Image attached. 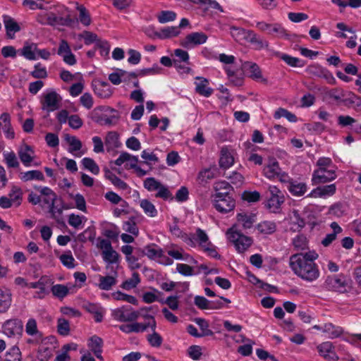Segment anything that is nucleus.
<instances>
[{
	"instance_id": "nucleus-1",
	"label": "nucleus",
	"mask_w": 361,
	"mask_h": 361,
	"mask_svg": "<svg viewBox=\"0 0 361 361\" xmlns=\"http://www.w3.org/2000/svg\"><path fill=\"white\" fill-rule=\"evenodd\" d=\"M315 259L314 252L293 255L290 258V266L298 276L306 281H312L316 279Z\"/></svg>"
},
{
	"instance_id": "nucleus-2",
	"label": "nucleus",
	"mask_w": 361,
	"mask_h": 361,
	"mask_svg": "<svg viewBox=\"0 0 361 361\" xmlns=\"http://www.w3.org/2000/svg\"><path fill=\"white\" fill-rule=\"evenodd\" d=\"M226 235L236 248L238 252H244L252 244V239L246 236L235 229V226L229 228L226 232Z\"/></svg>"
},
{
	"instance_id": "nucleus-3",
	"label": "nucleus",
	"mask_w": 361,
	"mask_h": 361,
	"mask_svg": "<svg viewBox=\"0 0 361 361\" xmlns=\"http://www.w3.org/2000/svg\"><path fill=\"white\" fill-rule=\"evenodd\" d=\"M350 279L343 274L327 276L325 284L329 290L343 293L350 288Z\"/></svg>"
},
{
	"instance_id": "nucleus-4",
	"label": "nucleus",
	"mask_w": 361,
	"mask_h": 361,
	"mask_svg": "<svg viewBox=\"0 0 361 361\" xmlns=\"http://www.w3.org/2000/svg\"><path fill=\"white\" fill-rule=\"evenodd\" d=\"M109 113H116V111L108 106H99L94 109L92 112V120L100 125H112L118 116L113 114L109 116Z\"/></svg>"
},
{
	"instance_id": "nucleus-5",
	"label": "nucleus",
	"mask_w": 361,
	"mask_h": 361,
	"mask_svg": "<svg viewBox=\"0 0 361 361\" xmlns=\"http://www.w3.org/2000/svg\"><path fill=\"white\" fill-rule=\"evenodd\" d=\"M213 205L218 212L226 214L233 210L235 201L231 195H226V192H219L214 196Z\"/></svg>"
},
{
	"instance_id": "nucleus-6",
	"label": "nucleus",
	"mask_w": 361,
	"mask_h": 361,
	"mask_svg": "<svg viewBox=\"0 0 361 361\" xmlns=\"http://www.w3.org/2000/svg\"><path fill=\"white\" fill-rule=\"evenodd\" d=\"M317 92L321 99L328 104L342 102L345 97V92L340 88L321 87L317 88Z\"/></svg>"
},
{
	"instance_id": "nucleus-7",
	"label": "nucleus",
	"mask_w": 361,
	"mask_h": 361,
	"mask_svg": "<svg viewBox=\"0 0 361 361\" xmlns=\"http://www.w3.org/2000/svg\"><path fill=\"white\" fill-rule=\"evenodd\" d=\"M267 207L270 212L276 213L279 212L281 204L284 202V196L282 192L276 186L270 185L267 192Z\"/></svg>"
},
{
	"instance_id": "nucleus-8",
	"label": "nucleus",
	"mask_w": 361,
	"mask_h": 361,
	"mask_svg": "<svg viewBox=\"0 0 361 361\" xmlns=\"http://www.w3.org/2000/svg\"><path fill=\"white\" fill-rule=\"evenodd\" d=\"M113 317L119 322H133L140 316L138 311H135L130 306H122L112 311Z\"/></svg>"
},
{
	"instance_id": "nucleus-9",
	"label": "nucleus",
	"mask_w": 361,
	"mask_h": 361,
	"mask_svg": "<svg viewBox=\"0 0 361 361\" xmlns=\"http://www.w3.org/2000/svg\"><path fill=\"white\" fill-rule=\"evenodd\" d=\"M25 332L31 336L27 340V343L32 345H38L43 341V334L38 329L35 319L30 318L25 324Z\"/></svg>"
},
{
	"instance_id": "nucleus-10",
	"label": "nucleus",
	"mask_w": 361,
	"mask_h": 361,
	"mask_svg": "<svg viewBox=\"0 0 361 361\" xmlns=\"http://www.w3.org/2000/svg\"><path fill=\"white\" fill-rule=\"evenodd\" d=\"M61 100V97L55 91L49 92L43 95L42 109L47 112L54 111L59 108Z\"/></svg>"
},
{
	"instance_id": "nucleus-11",
	"label": "nucleus",
	"mask_w": 361,
	"mask_h": 361,
	"mask_svg": "<svg viewBox=\"0 0 361 361\" xmlns=\"http://www.w3.org/2000/svg\"><path fill=\"white\" fill-rule=\"evenodd\" d=\"M207 38V35L204 32H192L181 40L180 45L185 48L190 49L205 43Z\"/></svg>"
},
{
	"instance_id": "nucleus-12",
	"label": "nucleus",
	"mask_w": 361,
	"mask_h": 361,
	"mask_svg": "<svg viewBox=\"0 0 361 361\" xmlns=\"http://www.w3.org/2000/svg\"><path fill=\"white\" fill-rule=\"evenodd\" d=\"M23 330V322L18 319L7 320L3 325V332L8 337L20 336Z\"/></svg>"
},
{
	"instance_id": "nucleus-13",
	"label": "nucleus",
	"mask_w": 361,
	"mask_h": 361,
	"mask_svg": "<svg viewBox=\"0 0 361 361\" xmlns=\"http://www.w3.org/2000/svg\"><path fill=\"white\" fill-rule=\"evenodd\" d=\"M34 151L32 148L26 144L20 147L18 154L21 162L25 166H30L34 158Z\"/></svg>"
},
{
	"instance_id": "nucleus-14",
	"label": "nucleus",
	"mask_w": 361,
	"mask_h": 361,
	"mask_svg": "<svg viewBox=\"0 0 361 361\" xmlns=\"http://www.w3.org/2000/svg\"><path fill=\"white\" fill-rule=\"evenodd\" d=\"M35 188L37 190L42 196H44L42 201L44 204L49 205V207L56 204L57 195L51 188L41 186H36Z\"/></svg>"
},
{
	"instance_id": "nucleus-15",
	"label": "nucleus",
	"mask_w": 361,
	"mask_h": 361,
	"mask_svg": "<svg viewBox=\"0 0 361 361\" xmlns=\"http://www.w3.org/2000/svg\"><path fill=\"white\" fill-rule=\"evenodd\" d=\"M231 35L233 38L240 44H245L251 35L252 30H247L235 26L231 27Z\"/></svg>"
},
{
	"instance_id": "nucleus-16",
	"label": "nucleus",
	"mask_w": 361,
	"mask_h": 361,
	"mask_svg": "<svg viewBox=\"0 0 361 361\" xmlns=\"http://www.w3.org/2000/svg\"><path fill=\"white\" fill-rule=\"evenodd\" d=\"M196 80L197 81L195 82V92L202 96L209 97L213 93V90L208 86L209 81L202 77H197Z\"/></svg>"
},
{
	"instance_id": "nucleus-17",
	"label": "nucleus",
	"mask_w": 361,
	"mask_h": 361,
	"mask_svg": "<svg viewBox=\"0 0 361 361\" xmlns=\"http://www.w3.org/2000/svg\"><path fill=\"white\" fill-rule=\"evenodd\" d=\"M3 22L6 30V35L8 38H13L14 34L20 31V27L18 24L11 17L3 16Z\"/></svg>"
},
{
	"instance_id": "nucleus-18",
	"label": "nucleus",
	"mask_w": 361,
	"mask_h": 361,
	"mask_svg": "<svg viewBox=\"0 0 361 361\" xmlns=\"http://www.w3.org/2000/svg\"><path fill=\"white\" fill-rule=\"evenodd\" d=\"M242 71H248L250 77L254 80L262 78V73L259 67L255 63L245 61L241 64Z\"/></svg>"
},
{
	"instance_id": "nucleus-19",
	"label": "nucleus",
	"mask_w": 361,
	"mask_h": 361,
	"mask_svg": "<svg viewBox=\"0 0 361 361\" xmlns=\"http://www.w3.org/2000/svg\"><path fill=\"white\" fill-rule=\"evenodd\" d=\"M319 353L322 357L327 360H336L338 359L331 342H324L319 346Z\"/></svg>"
},
{
	"instance_id": "nucleus-20",
	"label": "nucleus",
	"mask_w": 361,
	"mask_h": 361,
	"mask_svg": "<svg viewBox=\"0 0 361 361\" xmlns=\"http://www.w3.org/2000/svg\"><path fill=\"white\" fill-rule=\"evenodd\" d=\"M225 71L231 83L235 86H241L243 85V77L241 71L232 67H226Z\"/></svg>"
},
{
	"instance_id": "nucleus-21",
	"label": "nucleus",
	"mask_w": 361,
	"mask_h": 361,
	"mask_svg": "<svg viewBox=\"0 0 361 361\" xmlns=\"http://www.w3.org/2000/svg\"><path fill=\"white\" fill-rule=\"evenodd\" d=\"M48 282V279L45 276H42L38 281L36 282H32L28 284V288H37L39 290L35 293V295H34L36 298H44V295H46V289L45 286L47 285Z\"/></svg>"
},
{
	"instance_id": "nucleus-22",
	"label": "nucleus",
	"mask_w": 361,
	"mask_h": 361,
	"mask_svg": "<svg viewBox=\"0 0 361 361\" xmlns=\"http://www.w3.org/2000/svg\"><path fill=\"white\" fill-rule=\"evenodd\" d=\"M318 329L322 330L323 333L326 334V336L332 338L339 336L343 332L341 328L335 326L331 323L320 324L317 326Z\"/></svg>"
},
{
	"instance_id": "nucleus-23",
	"label": "nucleus",
	"mask_w": 361,
	"mask_h": 361,
	"mask_svg": "<svg viewBox=\"0 0 361 361\" xmlns=\"http://www.w3.org/2000/svg\"><path fill=\"white\" fill-rule=\"evenodd\" d=\"M174 220L175 223L173 225H171L169 227V230L171 234L177 238H180L184 242H185L188 245H192L193 243V239L195 238L188 235L185 233H183L177 224V219L175 218Z\"/></svg>"
},
{
	"instance_id": "nucleus-24",
	"label": "nucleus",
	"mask_w": 361,
	"mask_h": 361,
	"mask_svg": "<svg viewBox=\"0 0 361 361\" xmlns=\"http://www.w3.org/2000/svg\"><path fill=\"white\" fill-rule=\"evenodd\" d=\"M75 20L68 14L64 17L59 16L54 12H52L51 23L52 27L56 26H71Z\"/></svg>"
},
{
	"instance_id": "nucleus-25",
	"label": "nucleus",
	"mask_w": 361,
	"mask_h": 361,
	"mask_svg": "<svg viewBox=\"0 0 361 361\" xmlns=\"http://www.w3.org/2000/svg\"><path fill=\"white\" fill-rule=\"evenodd\" d=\"M117 273L114 271V276H99V288L101 290H111V288L115 286L117 283L116 280Z\"/></svg>"
},
{
	"instance_id": "nucleus-26",
	"label": "nucleus",
	"mask_w": 361,
	"mask_h": 361,
	"mask_svg": "<svg viewBox=\"0 0 361 361\" xmlns=\"http://www.w3.org/2000/svg\"><path fill=\"white\" fill-rule=\"evenodd\" d=\"M145 319H149L150 321L146 324H142V323H133L132 324V327L133 329V332H143L145 331L148 327H150L151 329H156L157 323L154 318V317L146 314L143 316Z\"/></svg>"
},
{
	"instance_id": "nucleus-27",
	"label": "nucleus",
	"mask_w": 361,
	"mask_h": 361,
	"mask_svg": "<svg viewBox=\"0 0 361 361\" xmlns=\"http://www.w3.org/2000/svg\"><path fill=\"white\" fill-rule=\"evenodd\" d=\"M38 51L37 44L35 43H25L21 49V55L28 60H36V51Z\"/></svg>"
},
{
	"instance_id": "nucleus-28",
	"label": "nucleus",
	"mask_w": 361,
	"mask_h": 361,
	"mask_svg": "<svg viewBox=\"0 0 361 361\" xmlns=\"http://www.w3.org/2000/svg\"><path fill=\"white\" fill-rule=\"evenodd\" d=\"M238 221L242 224L245 229L252 228L256 221V215L254 214L240 213L237 215Z\"/></svg>"
},
{
	"instance_id": "nucleus-29",
	"label": "nucleus",
	"mask_w": 361,
	"mask_h": 361,
	"mask_svg": "<svg viewBox=\"0 0 361 361\" xmlns=\"http://www.w3.org/2000/svg\"><path fill=\"white\" fill-rule=\"evenodd\" d=\"M179 33L178 27L171 26L161 28L159 32H155L154 36L163 39L178 36Z\"/></svg>"
},
{
	"instance_id": "nucleus-30",
	"label": "nucleus",
	"mask_w": 361,
	"mask_h": 361,
	"mask_svg": "<svg viewBox=\"0 0 361 361\" xmlns=\"http://www.w3.org/2000/svg\"><path fill=\"white\" fill-rule=\"evenodd\" d=\"M126 161H129L130 167L131 169H134L137 166V163L138 161V159L135 156H133L128 152H123L121 153L120 156L115 160L114 163L117 166H121Z\"/></svg>"
},
{
	"instance_id": "nucleus-31",
	"label": "nucleus",
	"mask_w": 361,
	"mask_h": 361,
	"mask_svg": "<svg viewBox=\"0 0 361 361\" xmlns=\"http://www.w3.org/2000/svg\"><path fill=\"white\" fill-rule=\"evenodd\" d=\"M216 167L204 169L199 172L197 180L200 183H206L209 180L214 178L216 176Z\"/></svg>"
},
{
	"instance_id": "nucleus-32",
	"label": "nucleus",
	"mask_w": 361,
	"mask_h": 361,
	"mask_svg": "<svg viewBox=\"0 0 361 361\" xmlns=\"http://www.w3.org/2000/svg\"><path fill=\"white\" fill-rule=\"evenodd\" d=\"M234 163V158L232 154L226 149L222 148L221 157L219 159V166L221 168L228 169Z\"/></svg>"
},
{
	"instance_id": "nucleus-33",
	"label": "nucleus",
	"mask_w": 361,
	"mask_h": 361,
	"mask_svg": "<svg viewBox=\"0 0 361 361\" xmlns=\"http://www.w3.org/2000/svg\"><path fill=\"white\" fill-rule=\"evenodd\" d=\"M11 293L9 290H0V312H7L11 305Z\"/></svg>"
},
{
	"instance_id": "nucleus-34",
	"label": "nucleus",
	"mask_w": 361,
	"mask_h": 361,
	"mask_svg": "<svg viewBox=\"0 0 361 361\" xmlns=\"http://www.w3.org/2000/svg\"><path fill=\"white\" fill-rule=\"evenodd\" d=\"M257 231L263 235H271L276 230V224L271 221H264L257 226Z\"/></svg>"
},
{
	"instance_id": "nucleus-35",
	"label": "nucleus",
	"mask_w": 361,
	"mask_h": 361,
	"mask_svg": "<svg viewBox=\"0 0 361 361\" xmlns=\"http://www.w3.org/2000/svg\"><path fill=\"white\" fill-rule=\"evenodd\" d=\"M336 177L335 171L333 169H317V184L333 180Z\"/></svg>"
},
{
	"instance_id": "nucleus-36",
	"label": "nucleus",
	"mask_w": 361,
	"mask_h": 361,
	"mask_svg": "<svg viewBox=\"0 0 361 361\" xmlns=\"http://www.w3.org/2000/svg\"><path fill=\"white\" fill-rule=\"evenodd\" d=\"M281 172L279 163L275 160H271L269 164L264 169V175L269 178H274L279 176Z\"/></svg>"
},
{
	"instance_id": "nucleus-37",
	"label": "nucleus",
	"mask_w": 361,
	"mask_h": 361,
	"mask_svg": "<svg viewBox=\"0 0 361 361\" xmlns=\"http://www.w3.org/2000/svg\"><path fill=\"white\" fill-rule=\"evenodd\" d=\"M336 191V185L334 183L329 185H317V197L326 198L332 196Z\"/></svg>"
},
{
	"instance_id": "nucleus-38",
	"label": "nucleus",
	"mask_w": 361,
	"mask_h": 361,
	"mask_svg": "<svg viewBox=\"0 0 361 361\" xmlns=\"http://www.w3.org/2000/svg\"><path fill=\"white\" fill-rule=\"evenodd\" d=\"M20 179L24 181H30L32 180H44V176L42 171L39 170H32L23 173H20Z\"/></svg>"
},
{
	"instance_id": "nucleus-39",
	"label": "nucleus",
	"mask_w": 361,
	"mask_h": 361,
	"mask_svg": "<svg viewBox=\"0 0 361 361\" xmlns=\"http://www.w3.org/2000/svg\"><path fill=\"white\" fill-rule=\"evenodd\" d=\"M143 252L151 259L161 258L163 257V250L155 245L145 247Z\"/></svg>"
},
{
	"instance_id": "nucleus-40",
	"label": "nucleus",
	"mask_w": 361,
	"mask_h": 361,
	"mask_svg": "<svg viewBox=\"0 0 361 361\" xmlns=\"http://www.w3.org/2000/svg\"><path fill=\"white\" fill-rule=\"evenodd\" d=\"M105 178L109 180L116 187L122 189L126 190L128 188V185L121 178L117 177L114 173H113L109 169H105Z\"/></svg>"
},
{
	"instance_id": "nucleus-41",
	"label": "nucleus",
	"mask_w": 361,
	"mask_h": 361,
	"mask_svg": "<svg viewBox=\"0 0 361 361\" xmlns=\"http://www.w3.org/2000/svg\"><path fill=\"white\" fill-rule=\"evenodd\" d=\"M247 42L250 43L253 45L255 49H262L263 48L268 47V42L267 41H264L262 38L257 36L253 31H252L251 35L247 40Z\"/></svg>"
},
{
	"instance_id": "nucleus-42",
	"label": "nucleus",
	"mask_w": 361,
	"mask_h": 361,
	"mask_svg": "<svg viewBox=\"0 0 361 361\" xmlns=\"http://www.w3.org/2000/svg\"><path fill=\"white\" fill-rule=\"evenodd\" d=\"M105 144L111 149L118 147L121 145L118 134L114 131L109 132L105 138Z\"/></svg>"
},
{
	"instance_id": "nucleus-43",
	"label": "nucleus",
	"mask_w": 361,
	"mask_h": 361,
	"mask_svg": "<svg viewBox=\"0 0 361 361\" xmlns=\"http://www.w3.org/2000/svg\"><path fill=\"white\" fill-rule=\"evenodd\" d=\"M8 197L11 202L16 204V206H19L21 204L23 199V191L20 188L13 185L10 192L8 193Z\"/></svg>"
},
{
	"instance_id": "nucleus-44",
	"label": "nucleus",
	"mask_w": 361,
	"mask_h": 361,
	"mask_svg": "<svg viewBox=\"0 0 361 361\" xmlns=\"http://www.w3.org/2000/svg\"><path fill=\"white\" fill-rule=\"evenodd\" d=\"M95 94L103 99L109 98L111 95V91L107 82H102L94 88Z\"/></svg>"
},
{
	"instance_id": "nucleus-45",
	"label": "nucleus",
	"mask_w": 361,
	"mask_h": 361,
	"mask_svg": "<svg viewBox=\"0 0 361 361\" xmlns=\"http://www.w3.org/2000/svg\"><path fill=\"white\" fill-rule=\"evenodd\" d=\"M123 229L135 236L139 233L138 227L136 225L135 217L130 218L128 221L123 223Z\"/></svg>"
},
{
	"instance_id": "nucleus-46",
	"label": "nucleus",
	"mask_w": 361,
	"mask_h": 361,
	"mask_svg": "<svg viewBox=\"0 0 361 361\" xmlns=\"http://www.w3.org/2000/svg\"><path fill=\"white\" fill-rule=\"evenodd\" d=\"M140 282V279L139 274L134 272L131 278L127 279L122 283L121 288L126 290H130L135 288Z\"/></svg>"
},
{
	"instance_id": "nucleus-47",
	"label": "nucleus",
	"mask_w": 361,
	"mask_h": 361,
	"mask_svg": "<svg viewBox=\"0 0 361 361\" xmlns=\"http://www.w3.org/2000/svg\"><path fill=\"white\" fill-rule=\"evenodd\" d=\"M63 209V207H59L57 203L49 207V212L51 213L52 218L54 219L59 224H63V220L62 218Z\"/></svg>"
},
{
	"instance_id": "nucleus-48",
	"label": "nucleus",
	"mask_w": 361,
	"mask_h": 361,
	"mask_svg": "<svg viewBox=\"0 0 361 361\" xmlns=\"http://www.w3.org/2000/svg\"><path fill=\"white\" fill-rule=\"evenodd\" d=\"M140 204L147 215L151 217L157 216V211L154 205L151 202L147 200H142Z\"/></svg>"
},
{
	"instance_id": "nucleus-49",
	"label": "nucleus",
	"mask_w": 361,
	"mask_h": 361,
	"mask_svg": "<svg viewBox=\"0 0 361 361\" xmlns=\"http://www.w3.org/2000/svg\"><path fill=\"white\" fill-rule=\"evenodd\" d=\"M77 9L79 11V21L85 26L90 25L91 18L86 8L80 5L77 7Z\"/></svg>"
},
{
	"instance_id": "nucleus-50",
	"label": "nucleus",
	"mask_w": 361,
	"mask_h": 361,
	"mask_svg": "<svg viewBox=\"0 0 361 361\" xmlns=\"http://www.w3.org/2000/svg\"><path fill=\"white\" fill-rule=\"evenodd\" d=\"M51 292L55 297L61 299L68 294L69 289L63 284H56L51 287Z\"/></svg>"
},
{
	"instance_id": "nucleus-51",
	"label": "nucleus",
	"mask_w": 361,
	"mask_h": 361,
	"mask_svg": "<svg viewBox=\"0 0 361 361\" xmlns=\"http://www.w3.org/2000/svg\"><path fill=\"white\" fill-rule=\"evenodd\" d=\"M103 259L108 264L116 263L118 260V254L113 249L102 252Z\"/></svg>"
},
{
	"instance_id": "nucleus-52",
	"label": "nucleus",
	"mask_w": 361,
	"mask_h": 361,
	"mask_svg": "<svg viewBox=\"0 0 361 361\" xmlns=\"http://www.w3.org/2000/svg\"><path fill=\"white\" fill-rule=\"evenodd\" d=\"M83 167L91 171L93 174H98L99 172V168L96 162L91 158L85 157L82 160Z\"/></svg>"
},
{
	"instance_id": "nucleus-53",
	"label": "nucleus",
	"mask_w": 361,
	"mask_h": 361,
	"mask_svg": "<svg viewBox=\"0 0 361 361\" xmlns=\"http://www.w3.org/2000/svg\"><path fill=\"white\" fill-rule=\"evenodd\" d=\"M66 140L70 145L69 152L71 153L80 150L82 147L81 141L78 140L75 136L66 135Z\"/></svg>"
},
{
	"instance_id": "nucleus-54",
	"label": "nucleus",
	"mask_w": 361,
	"mask_h": 361,
	"mask_svg": "<svg viewBox=\"0 0 361 361\" xmlns=\"http://www.w3.org/2000/svg\"><path fill=\"white\" fill-rule=\"evenodd\" d=\"M216 193L226 192V195H230V192L233 190L232 186L226 181H217L214 185Z\"/></svg>"
},
{
	"instance_id": "nucleus-55",
	"label": "nucleus",
	"mask_w": 361,
	"mask_h": 361,
	"mask_svg": "<svg viewBox=\"0 0 361 361\" xmlns=\"http://www.w3.org/2000/svg\"><path fill=\"white\" fill-rule=\"evenodd\" d=\"M102 346L103 341L97 336H92L88 341V347L93 353L102 350Z\"/></svg>"
},
{
	"instance_id": "nucleus-56",
	"label": "nucleus",
	"mask_w": 361,
	"mask_h": 361,
	"mask_svg": "<svg viewBox=\"0 0 361 361\" xmlns=\"http://www.w3.org/2000/svg\"><path fill=\"white\" fill-rule=\"evenodd\" d=\"M151 330L152 333L147 336V341L152 347H160L163 341L161 336L156 332V329Z\"/></svg>"
},
{
	"instance_id": "nucleus-57",
	"label": "nucleus",
	"mask_w": 361,
	"mask_h": 361,
	"mask_svg": "<svg viewBox=\"0 0 361 361\" xmlns=\"http://www.w3.org/2000/svg\"><path fill=\"white\" fill-rule=\"evenodd\" d=\"M176 14L172 11H162L157 16L158 21L160 23H166L176 19Z\"/></svg>"
},
{
	"instance_id": "nucleus-58",
	"label": "nucleus",
	"mask_w": 361,
	"mask_h": 361,
	"mask_svg": "<svg viewBox=\"0 0 361 361\" xmlns=\"http://www.w3.org/2000/svg\"><path fill=\"white\" fill-rule=\"evenodd\" d=\"M5 361H21V353L18 347H12L5 355Z\"/></svg>"
},
{
	"instance_id": "nucleus-59",
	"label": "nucleus",
	"mask_w": 361,
	"mask_h": 361,
	"mask_svg": "<svg viewBox=\"0 0 361 361\" xmlns=\"http://www.w3.org/2000/svg\"><path fill=\"white\" fill-rule=\"evenodd\" d=\"M196 238L195 240L198 241L200 246L202 247H206L207 245H211L212 243L209 241V238L207 233L202 230L201 228H197L196 230Z\"/></svg>"
},
{
	"instance_id": "nucleus-60",
	"label": "nucleus",
	"mask_w": 361,
	"mask_h": 361,
	"mask_svg": "<svg viewBox=\"0 0 361 361\" xmlns=\"http://www.w3.org/2000/svg\"><path fill=\"white\" fill-rule=\"evenodd\" d=\"M127 72L123 70H118L117 73H112L109 75V80L114 85H119L122 81H126Z\"/></svg>"
},
{
	"instance_id": "nucleus-61",
	"label": "nucleus",
	"mask_w": 361,
	"mask_h": 361,
	"mask_svg": "<svg viewBox=\"0 0 361 361\" xmlns=\"http://www.w3.org/2000/svg\"><path fill=\"white\" fill-rule=\"evenodd\" d=\"M293 245L298 250H303L307 247V238L303 235H298L293 239Z\"/></svg>"
},
{
	"instance_id": "nucleus-62",
	"label": "nucleus",
	"mask_w": 361,
	"mask_h": 361,
	"mask_svg": "<svg viewBox=\"0 0 361 361\" xmlns=\"http://www.w3.org/2000/svg\"><path fill=\"white\" fill-rule=\"evenodd\" d=\"M157 190V192L155 195L156 197L161 198L164 200H166L169 199H170V200L173 199L172 193L170 192V190H169V188L166 186L161 184L160 187Z\"/></svg>"
},
{
	"instance_id": "nucleus-63",
	"label": "nucleus",
	"mask_w": 361,
	"mask_h": 361,
	"mask_svg": "<svg viewBox=\"0 0 361 361\" xmlns=\"http://www.w3.org/2000/svg\"><path fill=\"white\" fill-rule=\"evenodd\" d=\"M52 356V349L48 347L39 348L37 353L39 361H48Z\"/></svg>"
},
{
	"instance_id": "nucleus-64",
	"label": "nucleus",
	"mask_w": 361,
	"mask_h": 361,
	"mask_svg": "<svg viewBox=\"0 0 361 361\" xmlns=\"http://www.w3.org/2000/svg\"><path fill=\"white\" fill-rule=\"evenodd\" d=\"M57 328L59 334L62 336H66L69 334V322L64 318H59L58 319Z\"/></svg>"
}]
</instances>
